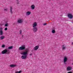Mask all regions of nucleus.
Wrapping results in <instances>:
<instances>
[{
  "label": "nucleus",
  "instance_id": "f03ea898",
  "mask_svg": "<svg viewBox=\"0 0 73 73\" xmlns=\"http://www.w3.org/2000/svg\"><path fill=\"white\" fill-rule=\"evenodd\" d=\"M10 52V51H9V50L6 49L5 50H3L2 52V54H9Z\"/></svg>",
  "mask_w": 73,
  "mask_h": 73
},
{
  "label": "nucleus",
  "instance_id": "aec40b11",
  "mask_svg": "<svg viewBox=\"0 0 73 73\" xmlns=\"http://www.w3.org/2000/svg\"><path fill=\"white\" fill-rule=\"evenodd\" d=\"M5 27H8V24H6L5 25Z\"/></svg>",
  "mask_w": 73,
  "mask_h": 73
},
{
  "label": "nucleus",
  "instance_id": "ddd939ff",
  "mask_svg": "<svg viewBox=\"0 0 73 73\" xmlns=\"http://www.w3.org/2000/svg\"><path fill=\"white\" fill-rule=\"evenodd\" d=\"M72 69V67L68 66L67 68V70L68 71Z\"/></svg>",
  "mask_w": 73,
  "mask_h": 73
},
{
  "label": "nucleus",
  "instance_id": "9b49d317",
  "mask_svg": "<svg viewBox=\"0 0 73 73\" xmlns=\"http://www.w3.org/2000/svg\"><path fill=\"white\" fill-rule=\"evenodd\" d=\"M31 9H32V10H33L34 9H35V5H32L31 6Z\"/></svg>",
  "mask_w": 73,
  "mask_h": 73
},
{
  "label": "nucleus",
  "instance_id": "5701e85b",
  "mask_svg": "<svg viewBox=\"0 0 73 73\" xmlns=\"http://www.w3.org/2000/svg\"><path fill=\"white\" fill-rule=\"evenodd\" d=\"M7 9H4V11H7Z\"/></svg>",
  "mask_w": 73,
  "mask_h": 73
},
{
  "label": "nucleus",
  "instance_id": "c85d7f7f",
  "mask_svg": "<svg viewBox=\"0 0 73 73\" xmlns=\"http://www.w3.org/2000/svg\"><path fill=\"white\" fill-rule=\"evenodd\" d=\"M24 37V35H22V37Z\"/></svg>",
  "mask_w": 73,
  "mask_h": 73
},
{
  "label": "nucleus",
  "instance_id": "7ed1b4c3",
  "mask_svg": "<svg viewBox=\"0 0 73 73\" xmlns=\"http://www.w3.org/2000/svg\"><path fill=\"white\" fill-rule=\"evenodd\" d=\"M25 49V46L24 45H23L22 46L20 47L19 48V50H24Z\"/></svg>",
  "mask_w": 73,
  "mask_h": 73
},
{
  "label": "nucleus",
  "instance_id": "f257e3e1",
  "mask_svg": "<svg viewBox=\"0 0 73 73\" xmlns=\"http://www.w3.org/2000/svg\"><path fill=\"white\" fill-rule=\"evenodd\" d=\"M28 50H25V52H23L21 53V54L22 55H24V56H22L21 57V59H23V60H25L27 58V55L28 53Z\"/></svg>",
  "mask_w": 73,
  "mask_h": 73
},
{
  "label": "nucleus",
  "instance_id": "39448f33",
  "mask_svg": "<svg viewBox=\"0 0 73 73\" xmlns=\"http://www.w3.org/2000/svg\"><path fill=\"white\" fill-rule=\"evenodd\" d=\"M23 22V20L21 19H20L18 20L17 23L19 24L22 23Z\"/></svg>",
  "mask_w": 73,
  "mask_h": 73
},
{
  "label": "nucleus",
  "instance_id": "cd10ccee",
  "mask_svg": "<svg viewBox=\"0 0 73 73\" xmlns=\"http://www.w3.org/2000/svg\"><path fill=\"white\" fill-rule=\"evenodd\" d=\"M30 56H32V54H29Z\"/></svg>",
  "mask_w": 73,
  "mask_h": 73
},
{
  "label": "nucleus",
  "instance_id": "a211bd4d",
  "mask_svg": "<svg viewBox=\"0 0 73 73\" xmlns=\"http://www.w3.org/2000/svg\"><path fill=\"white\" fill-rule=\"evenodd\" d=\"M66 48V47H64V45H63L62 49L63 50H64V49H65Z\"/></svg>",
  "mask_w": 73,
  "mask_h": 73
},
{
  "label": "nucleus",
  "instance_id": "f3484780",
  "mask_svg": "<svg viewBox=\"0 0 73 73\" xmlns=\"http://www.w3.org/2000/svg\"><path fill=\"white\" fill-rule=\"evenodd\" d=\"M10 12L11 13H13V12H12V7H11L10 8Z\"/></svg>",
  "mask_w": 73,
  "mask_h": 73
},
{
  "label": "nucleus",
  "instance_id": "4468645a",
  "mask_svg": "<svg viewBox=\"0 0 73 73\" xmlns=\"http://www.w3.org/2000/svg\"><path fill=\"white\" fill-rule=\"evenodd\" d=\"M31 13V12L30 11H27L26 12V16H29L30 14Z\"/></svg>",
  "mask_w": 73,
  "mask_h": 73
},
{
  "label": "nucleus",
  "instance_id": "6ab92c4d",
  "mask_svg": "<svg viewBox=\"0 0 73 73\" xmlns=\"http://www.w3.org/2000/svg\"><path fill=\"white\" fill-rule=\"evenodd\" d=\"M52 33H55V30H52Z\"/></svg>",
  "mask_w": 73,
  "mask_h": 73
},
{
  "label": "nucleus",
  "instance_id": "dca6fc26",
  "mask_svg": "<svg viewBox=\"0 0 73 73\" xmlns=\"http://www.w3.org/2000/svg\"><path fill=\"white\" fill-rule=\"evenodd\" d=\"M13 48V46H9L8 48V49H12Z\"/></svg>",
  "mask_w": 73,
  "mask_h": 73
},
{
  "label": "nucleus",
  "instance_id": "f8f14e48",
  "mask_svg": "<svg viewBox=\"0 0 73 73\" xmlns=\"http://www.w3.org/2000/svg\"><path fill=\"white\" fill-rule=\"evenodd\" d=\"M10 66L11 68H14L17 66V65L16 64H11L10 65Z\"/></svg>",
  "mask_w": 73,
  "mask_h": 73
},
{
  "label": "nucleus",
  "instance_id": "9d476101",
  "mask_svg": "<svg viewBox=\"0 0 73 73\" xmlns=\"http://www.w3.org/2000/svg\"><path fill=\"white\" fill-rule=\"evenodd\" d=\"M68 17L70 19H72L73 17V15L72 14H68Z\"/></svg>",
  "mask_w": 73,
  "mask_h": 73
},
{
  "label": "nucleus",
  "instance_id": "2eb2a0df",
  "mask_svg": "<svg viewBox=\"0 0 73 73\" xmlns=\"http://www.w3.org/2000/svg\"><path fill=\"white\" fill-rule=\"evenodd\" d=\"M5 38V36H0V40H3Z\"/></svg>",
  "mask_w": 73,
  "mask_h": 73
},
{
  "label": "nucleus",
  "instance_id": "0eeeda50",
  "mask_svg": "<svg viewBox=\"0 0 73 73\" xmlns=\"http://www.w3.org/2000/svg\"><path fill=\"white\" fill-rule=\"evenodd\" d=\"M37 27H33V30L34 32V33H36L37 31Z\"/></svg>",
  "mask_w": 73,
  "mask_h": 73
},
{
  "label": "nucleus",
  "instance_id": "7c9ffc66",
  "mask_svg": "<svg viewBox=\"0 0 73 73\" xmlns=\"http://www.w3.org/2000/svg\"><path fill=\"white\" fill-rule=\"evenodd\" d=\"M72 45H73V42L72 43Z\"/></svg>",
  "mask_w": 73,
  "mask_h": 73
},
{
  "label": "nucleus",
  "instance_id": "423d86ee",
  "mask_svg": "<svg viewBox=\"0 0 73 73\" xmlns=\"http://www.w3.org/2000/svg\"><path fill=\"white\" fill-rule=\"evenodd\" d=\"M3 28L2 27H1L0 28V35H3Z\"/></svg>",
  "mask_w": 73,
  "mask_h": 73
},
{
  "label": "nucleus",
  "instance_id": "393cba45",
  "mask_svg": "<svg viewBox=\"0 0 73 73\" xmlns=\"http://www.w3.org/2000/svg\"><path fill=\"white\" fill-rule=\"evenodd\" d=\"M47 24V23H44L43 24V25H46Z\"/></svg>",
  "mask_w": 73,
  "mask_h": 73
},
{
  "label": "nucleus",
  "instance_id": "1a4fd4ad",
  "mask_svg": "<svg viewBox=\"0 0 73 73\" xmlns=\"http://www.w3.org/2000/svg\"><path fill=\"white\" fill-rule=\"evenodd\" d=\"M39 48V46H36L33 49L34 50H37Z\"/></svg>",
  "mask_w": 73,
  "mask_h": 73
},
{
  "label": "nucleus",
  "instance_id": "bb28decb",
  "mask_svg": "<svg viewBox=\"0 0 73 73\" xmlns=\"http://www.w3.org/2000/svg\"><path fill=\"white\" fill-rule=\"evenodd\" d=\"M67 73H72V72H68Z\"/></svg>",
  "mask_w": 73,
  "mask_h": 73
},
{
  "label": "nucleus",
  "instance_id": "412c9836",
  "mask_svg": "<svg viewBox=\"0 0 73 73\" xmlns=\"http://www.w3.org/2000/svg\"><path fill=\"white\" fill-rule=\"evenodd\" d=\"M20 34H21L22 33V31L21 30H20Z\"/></svg>",
  "mask_w": 73,
  "mask_h": 73
},
{
  "label": "nucleus",
  "instance_id": "6e6552de",
  "mask_svg": "<svg viewBox=\"0 0 73 73\" xmlns=\"http://www.w3.org/2000/svg\"><path fill=\"white\" fill-rule=\"evenodd\" d=\"M37 24L36 22H35L33 25V28L36 27H37Z\"/></svg>",
  "mask_w": 73,
  "mask_h": 73
},
{
  "label": "nucleus",
  "instance_id": "4be33fe9",
  "mask_svg": "<svg viewBox=\"0 0 73 73\" xmlns=\"http://www.w3.org/2000/svg\"><path fill=\"white\" fill-rule=\"evenodd\" d=\"M7 27H6L5 29V31H7Z\"/></svg>",
  "mask_w": 73,
  "mask_h": 73
},
{
  "label": "nucleus",
  "instance_id": "a878e982",
  "mask_svg": "<svg viewBox=\"0 0 73 73\" xmlns=\"http://www.w3.org/2000/svg\"><path fill=\"white\" fill-rule=\"evenodd\" d=\"M17 4H19V1L17 2Z\"/></svg>",
  "mask_w": 73,
  "mask_h": 73
},
{
  "label": "nucleus",
  "instance_id": "b1692460",
  "mask_svg": "<svg viewBox=\"0 0 73 73\" xmlns=\"http://www.w3.org/2000/svg\"><path fill=\"white\" fill-rule=\"evenodd\" d=\"M2 48H4L5 47V45H3L2 46Z\"/></svg>",
  "mask_w": 73,
  "mask_h": 73
},
{
  "label": "nucleus",
  "instance_id": "c756f323",
  "mask_svg": "<svg viewBox=\"0 0 73 73\" xmlns=\"http://www.w3.org/2000/svg\"><path fill=\"white\" fill-rule=\"evenodd\" d=\"M17 2H18L19 1V0H16Z\"/></svg>",
  "mask_w": 73,
  "mask_h": 73
},
{
  "label": "nucleus",
  "instance_id": "20e7f679",
  "mask_svg": "<svg viewBox=\"0 0 73 73\" xmlns=\"http://www.w3.org/2000/svg\"><path fill=\"white\" fill-rule=\"evenodd\" d=\"M68 60V58L66 57H64V63L65 65L66 64V61Z\"/></svg>",
  "mask_w": 73,
  "mask_h": 73
}]
</instances>
